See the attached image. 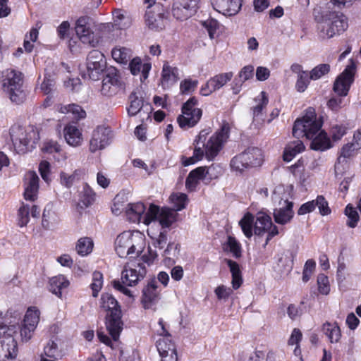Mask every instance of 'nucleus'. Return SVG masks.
<instances>
[{
  "label": "nucleus",
  "instance_id": "72a5a7b5",
  "mask_svg": "<svg viewBox=\"0 0 361 361\" xmlns=\"http://www.w3.org/2000/svg\"><path fill=\"white\" fill-rule=\"evenodd\" d=\"M269 103L267 94L262 91L254 99V104L252 107L253 118L255 120L262 119V114Z\"/></svg>",
  "mask_w": 361,
  "mask_h": 361
},
{
  "label": "nucleus",
  "instance_id": "bf43d9fd",
  "mask_svg": "<svg viewBox=\"0 0 361 361\" xmlns=\"http://www.w3.org/2000/svg\"><path fill=\"white\" fill-rule=\"evenodd\" d=\"M310 78L307 73H302L301 75H298L297 80L295 85V88L298 92H304L308 87L310 82Z\"/></svg>",
  "mask_w": 361,
  "mask_h": 361
},
{
  "label": "nucleus",
  "instance_id": "a19ab883",
  "mask_svg": "<svg viewBox=\"0 0 361 361\" xmlns=\"http://www.w3.org/2000/svg\"><path fill=\"white\" fill-rule=\"evenodd\" d=\"M225 262L229 267L232 276V288L234 290L238 289L243 283L242 274L239 264L231 259H225Z\"/></svg>",
  "mask_w": 361,
  "mask_h": 361
},
{
  "label": "nucleus",
  "instance_id": "39448f33",
  "mask_svg": "<svg viewBox=\"0 0 361 361\" xmlns=\"http://www.w3.org/2000/svg\"><path fill=\"white\" fill-rule=\"evenodd\" d=\"M239 225L247 238H250L253 233L258 236L267 233L265 245L279 233L277 226L273 224L271 217L264 212H258L255 217L249 212L246 213L239 221Z\"/></svg>",
  "mask_w": 361,
  "mask_h": 361
},
{
  "label": "nucleus",
  "instance_id": "f257e3e1",
  "mask_svg": "<svg viewBox=\"0 0 361 361\" xmlns=\"http://www.w3.org/2000/svg\"><path fill=\"white\" fill-rule=\"evenodd\" d=\"M322 121L317 117L314 108H308L302 118H298L293 128L295 137H305L311 140L310 147L315 151H325L332 145L327 133L322 128Z\"/></svg>",
  "mask_w": 361,
  "mask_h": 361
},
{
  "label": "nucleus",
  "instance_id": "a211bd4d",
  "mask_svg": "<svg viewBox=\"0 0 361 361\" xmlns=\"http://www.w3.org/2000/svg\"><path fill=\"white\" fill-rule=\"evenodd\" d=\"M112 139L111 131L109 128L104 126L97 127L92 134L90 140V150L91 152H95L102 150L108 146Z\"/></svg>",
  "mask_w": 361,
  "mask_h": 361
},
{
  "label": "nucleus",
  "instance_id": "338daca9",
  "mask_svg": "<svg viewBox=\"0 0 361 361\" xmlns=\"http://www.w3.org/2000/svg\"><path fill=\"white\" fill-rule=\"evenodd\" d=\"M61 146L54 140H48L44 142L42 151L49 154L60 153Z\"/></svg>",
  "mask_w": 361,
  "mask_h": 361
},
{
  "label": "nucleus",
  "instance_id": "f03ea898",
  "mask_svg": "<svg viewBox=\"0 0 361 361\" xmlns=\"http://www.w3.org/2000/svg\"><path fill=\"white\" fill-rule=\"evenodd\" d=\"M126 214L130 222H142L147 226L154 222V225L170 227L176 221V214L169 207L160 208L152 203L147 208L141 202L129 203L126 207Z\"/></svg>",
  "mask_w": 361,
  "mask_h": 361
},
{
  "label": "nucleus",
  "instance_id": "c9c22d12",
  "mask_svg": "<svg viewBox=\"0 0 361 361\" xmlns=\"http://www.w3.org/2000/svg\"><path fill=\"white\" fill-rule=\"evenodd\" d=\"M188 201V197L186 194L179 192H173L169 198V202L171 204L172 208L169 209L177 215L176 212L184 209Z\"/></svg>",
  "mask_w": 361,
  "mask_h": 361
},
{
  "label": "nucleus",
  "instance_id": "9d476101",
  "mask_svg": "<svg viewBox=\"0 0 361 361\" xmlns=\"http://www.w3.org/2000/svg\"><path fill=\"white\" fill-rule=\"evenodd\" d=\"M288 195L282 185L276 187L271 195V200L275 206L274 221L280 225L290 223L294 216L293 203L288 200Z\"/></svg>",
  "mask_w": 361,
  "mask_h": 361
},
{
  "label": "nucleus",
  "instance_id": "c03bdc74",
  "mask_svg": "<svg viewBox=\"0 0 361 361\" xmlns=\"http://www.w3.org/2000/svg\"><path fill=\"white\" fill-rule=\"evenodd\" d=\"M93 247V240L90 238L83 237L78 240L75 245V250L80 256L85 257L92 252Z\"/></svg>",
  "mask_w": 361,
  "mask_h": 361
},
{
  "label": "nucleus",
  "instance_id": "052dcab7",
  "mask_svg": "<svg viewBox=\"0 0 361 361\" xmlns=\"http://www.w3.org/2000/svg\"><path fill=\"white\" fill-rule=\"evenodd\" d=\"M104 79L116 90L122 85L121 77L116 70L109 71Z\"/></svg>",
  "mask_w": 361,
  "mask_h": 361
},
{
  "label": "nucleus",
  "instance_id": "79ce46f5",
  "mask_svg": "<svg viewBox=\"0 0 361 361\" xmlns=\"http://www.w3.org/2000/svg\"><path fill=\"white\" fill-rule=\"evenodd\" d=\"M247 159L248 166H258L263 162V154L260 149L257 147H250L243 152Z\"/></svg>",
  "mask_w": 361,
  "mask_h": 361
},
{
  "label": "nucleus",
  "instance_id": "393cba45",
  "mask_svg": "<svg viewBox=\"0 0 361 361\" xmlns=\"http://www.w3.org/2000/svg\"><path fill=\"white\" fill-rule=\"evenodd\" d=\"M39 177L35 171H28L25 176L24 198L26 200L35 201L39 190Z\"/></svg>",
  "mask_w": 361,
  "mask_h": 361
},
{
  "label": "nucleus",
  "instance_id": "423d86ee",
  "mask_svg": "<svg viewBox=\"0 0 361 361\" xmlns=\"http://www.w3.org/2000/svg\"><path fill=\"white\" fill-rule=\"evenodd\" d=\"M12 142L11 148L15 154H25L36 148L40 140L39 133L34 126H13L9 130Z\"/></svg>",
  "mask_w": 361,
  "mask_h": 361
},
{
  "label": "nucleus",
  "instance_id": "6ab92c4d",
  "mask_svg": "<svg viewBox=\"0 0 361 361\" xmlns=\"http://www.w3.org/2000/svg\"><path fill=\"white\" fill-rule=\"evenodd\" d=\"M233 77L232 72L217 74L212 77L205 84L202 85L200 93L202 96H209L214 92L221 89Z\"/></svg>",
  "mask_w": 361,
  "mask_h": 361
},
{
  "label": "nucleus",
  "instance_id": "412c9836",
  "mask_svg": "<svg viewBox=\"0 0 361 361\" xmlns=\"http://www.w3.org/2000/svg\"><path fill=\"white\" fill-rule=\"evenodd\" d=\"M158 334L161 336L157 341V348L159 354H174L177 353L176 345L172 342L170 335L168 333L162 319H159L158 322V329H157Z\"/></svg>",
  "mask_w": 361,
  "mask_h": 361
},
{
  "label": "nucleus",
  "instance_id": "473e14b6",
  "mask_svg": "<svg viewBox=\"0 0 361 361\" xmlns=\"http://www.w3.org/2000/svg\"><path fill=\"white\" fill-rule=\"evenodd\" d=\"M254 75V66L248 65L244 66L238 73V77L233 82L232 90L235 94H238L243 82L251 79Z\"/></svg>",
  "mask_w": 361,
  "mask_h": 361
},
{
  "label": "nucleus",
  "instance_id": "6e6d98bb",
  "mask_svg": "<svg viewBox=\"0 0 361 361\" xmlns=\"http://www.w3.org/2000/svg\"><path fill=\"white\" fill-rule=\"evenodd\" d=\"M330 71V66L326 63L319 64L308 73L311 80H317L327 74Z\"/></svg>",
  "mask_w": 361,
  "mask_h": 361
},
{
  "label": "nucleus",
  "instance_id": "603ef678",
  "mask_svg": "<svg viewBox=\"0 0 361 361\" xmlns=\"http://www.w3.org/2000/svg\"><path fill=\"white\" fill-rule=\"evenodd\" d=\"M201 25L207 31L209 37L213 39L216 36V31L219 28V22L214 18H208L201 21Z\"/></svg>",
  "mask_w": 361,
  "mask_h": 361
},
{
  "label": "nucleus",
  "instance_id": "cd10ccee",
  "mask_svg": "<svg viewBox=\"0 0 361 361\" xmlns=\"http://www.w3.org/2000/svg\"><path fill=\"white\" fill-rule=\"evenodd\" d=\"M63 135L66 143L71 147H79L83 142L82 131L75 124H67L63 128Z\"/></svg>",
  "mask_w": 361,
  "mask_h": 361
},
{
  "label": "nucleus",
  "instance_id": "0e129e2a",
  "mask_svg": "<svg viewBox=\"0 0 361 361\" xmlns=\"http://www.w3.org/2000/svg\"><path fill=\"white\" fill-rule=\"evenodd\" d=\"M318 289L320 293L327 295L330 291L328 277L323 274H319L317 277Z\"/></svg>",
  "mask_w": 361,
  "mask_h": 361
},
{
  "label": "nucleus",
  "instance_id": "0eeeda50",
  "mask_svg": "<svg viewBox=\"0 0 361 361\" xmlns=\"http://www.w3.org/2000/svg\"><path fill=\"white\" fill-rule=\"evenodd\" d=\"M145 236L139 231H126L119 234L115 240V250L120 257H135L145 247Z\"/></svg>",
  "mask_w": 361,
  "mask_h": 361
},
{
  "label": "nucleus",
  "instance_id": "9b49d317",
  "mask_svg": "<svg viewBox=\"0 0 361 361\" xmlns=\"http://www.w3.org/2000/svg\"><path fill=\"white\" fill-rule=\"evenodd\" d=\"M146 274L145 267L140 263H127L121 272V281H114L113 286L130 298H133L132 291L128 286H135Z\"/></svg>",
  "mask_w": 361,
  "mask_h": 361
},
{
  "label": "nucleus",
  "instance_id": "2eb2a0df",
  "mask_svg": "<svg viewBox=\"0 0 361 361\" xmlns=\"http://www.w3.org/2000/svg\"><path fill=\"white\" fill-rule=\"evenodd\" d=\"M87 73L92 80L99 79L106 66L104 56L98 50H92L87 59Z\"/></svg>",
  "mask_w": 361,
  "mask_h": 361
},
{
  "label": "nucleus",
  "instance_id": "37998d69",
  "mask_svg": "<svg viewBox=\"0 0 361 361\" xmlns=\"http://www.w3.org/2000/svg\"><path fill=\"white\" fill-rule=\"evenodd\" d=\"M40 312L36 307H29L24 316L21 323L36 329L39 322Z\"/></svg>",
  "mask_w": 361,
  "mask_h": 361
},
{
  "label": "nucleus",
  "instance_id": "f8f14e48",
  "mask_svg": "<svg viewBox=\"0 0 361 361\" xmlns=\"http://www.w3.org/2000/svg\"><path fill=\"white\" fill-rule=\"evenodd\" d=\"M2 89L12 102L20 104L25 99L26 94L23 90V75L13 69H7L3 72Z\"/></svg>",
  "mask_w": 361,
  "mask_h": 361
},
{
  "label": "nucleus",
  "instance_id": "7c9ffc66",
  "mask_svg": "<svg viewBox=\"0 0 361 361\" xmlns=\"http://www.w3.org/2000/svg\"><path fill=\"white\" fill-rule=\"evenodd\" d=\"M179 79L178 69L170 66L168 62L163 65L161 71V83L164 88H169L174 85Z\"/></svg>",
  "mask_w": 361,
  "mask_h": 361
},
{
  "label": "nucleus",
  "instance_id": "c85d7f7f",
  "mask_svg": "<svg viewBox=\"0 0 361 361\" xmlns=\"http://www.w3.org/2000/svg\"><path fill=\"white\" fill-rule=\"evenodd\" d=\"M40 209L36 205L22 203L18 211V224L20 227L25 226L30 221V214L34 218L39 216Z\"/></svg>",
  "mask_w": 361,
  "mask_h": 361
},
{
  "label": "nucleus",
  "instance_id": "69168bd1",
  "mask_svg": "<svg viewBox=\"0 0 361 361\" xmlns=\"http://www.w3.org/2000/svg\"><path fill=\"white\" fill-rule=\"evenodd\" d=\"M214 293L219 300H226L232 295L233 290L224 285H221L215 288Z\"/></svg>",
  "mask_w": 361,
  "mask_h": 361
},
{
  "label": "nucleus",
  "instance_id": "7ed1b4c3",
  "mask_svg": "<svg viewBox=\"0 0 361 361\" xmlns=\"http://www.w3.org/2000/svg\"><path fill=\"white\" fill-rule=\"evenodd\" d=\"M230 127L228 123H224L221 128L212 135L206 142L211 133L209 128L202 129L195 137L193 145L195 149L192 157L197 161L205 155L207 159L212 160L222 149L229 135Z\"/></svg>",
  "mask_w": 361,
  "mask_h": 361
},
{
  "label": "nucleus",
  "instance_id": "e2e57ef3",
  "mask_svg": "<svg viewBox=\"0 0 361 361\" xmlns=\"http://www.w3.org/2000/svg\"><path fill=\"white\" fill-rule=\"evenodd\" d=\"M39 171L42 178L47 183L51 181V164L46 160L42 161L39 164Z\"/></svg>",
  "mask_w": 361,
  "mask_h": 361
},
{
  "label": "nucleus",
  "instance_id": "dca6fc26",
  "mask_svg": "<svg viewBox=\"0 0 361 361\" xmlns=\"http://www.w3.org/2000/svg\"><path fill=\"white\" fill-rule=\"evenodd\" d=\"M200 0H176L172 15L178 20H185L194 16L200 7Z\"/></svg>",
  "mask_w": 361,
  "mask_h": 361
},
{
  "label": "nucleus",
  "instance_id": "8fccbe9b",
  "mask_svg": "<svg viewBox=\"0 0 361 361\" xmlns=\"http://www.w3.org/2000/svg\"><path fill=\"white\" fill-rule=\"evenodd\" d=\"M247 157L241 153L233 157L231 161V167L233 171L236 172H243L245 169L249 168L247 162Z\"/></svg>",
  "mask_w": 361,
  "mask_h": 361
},
{
  "label": "nucleus",
  "instance_id": "a878e982",
  "mask_svg": "<svg viewBox=\"0 0 361 361\" xmlns=\"http://www.w3.org/2000/svg\"><path fill=\"white\" fill-rule=\"evenodd\" d=\"M0 341V361H11L14 360L18 354V347L16 338L6 336Z\"/></svg>",
  "mask_w": 361,
  "mask_h": 361
},
{
  "label": "nucleus",
  "instance_id": "f704fd0d",
  "mask_svg": "<svg viewBox=\"0 0 361 361\" xmlns=\"http://www.w3.org/2000/svg\"><path fill=\"white\" fill-rule=\"evenodd\" d=\"M145 22L151 30H159L164 27V15L162 13H156L154 11H147Z\"/></svg>",
  "mask_w": 361,
  "mask_h": 361
},
{
  "label": "nucleus",
  "instance_id": "13d9d810",
  "mask_svg": "<svg viewBox=\"0 0 361 361\" xmlns=\"http://www.w3.org/2000/svg\"><path fill=\"white\" fill-rule=\"evenodd\" d=\"M78 173V171H75L72 174H68L64 171H61L59 174L60 183L67 188H71L75 183Z\"/></svg>",
  "mask_w": 361,
  "mask_h": 361
},
{
  "label": "nucleus",
  "instance_id": "2f4dec72",
  "mask_svg": "<svg viewBox=\"0 0 361 361\" xmlns=\"http://www.w3.org/2000/svg\"><path fill=\"white\" fill-rule=\"evenodd\" d=\"M70 285L69 281L62 274L49 279V290L59 298H62V290L66 289Z\"/></svg>",
  "mask_w": 361,
  "mask_h": 361
},
{
  "label": "nucleus",
  "instance_id": "aec40b11",
  "mask_svg": "<svg viewBox=\"0 0 361 361\" xmlns=\"http://www.w3.org/2000/svg\"><path fill=\"white\" fill-rule=\"evenodd\" d=\"M161 287L158 285L157 279L149 280L142 289V304L145 309L151 308L159 300Z\"/></svg>",
  "mask_w": 361,
  "mask_h": 361
},
{
  "label": "nucleus",
  "instance_id": "58836bf2",
  "mask_svg": "<svg viewBox=\"0 0 361 361\" xmlns=\"http://www.w3.org/2000/svg\"><path fill=\"white\" fill-rule=\"evenodd\" d=\"M60 221L59 215L47 205L43 212L42 225L45 229H51Z\"/></svg>",
  "mask_w": 361,
  "mask_h": 361
},
{
  "label": "nucleus",
  "instance_id": "1a4fd4ad",
  "mask_svg": "<svg viewBox=\"0 0 361 361\" xmlns=\"http://www.w3.org/2000/svg\"><path fill=\"white\" fill-rule=\"evenodd\" d=\"M355 72V64L353 60L346 66L342 73L338 76L334 85V91L338 96L332 97L327 102L329 108L333 111H338L343 106V99L350 90V85L354 80V75Z\"/></svg>",
  "mask_w": 361,
  "mask_h": 361
},
{
  "label": "nucleus",
  "instance_id": "6e6552de",
  "mask_svg": "<svg viewBox=\"0 0 361 361\" xmlns=\"http://www.w3.org/2000/svg\"><path fill=\"white\" fill-rule=\"evenodd\" d=\"M100 307L106 312V329L116 341L122 329L121 311L117 300L109 293H103L100 299Z\"/></svg>",
  "mask_w": 361,
  "mask_h": 361
},
{
  "label": "nucleus",
  "instance_id": "b1692460",
  "mask_svg": "<svg viewBox=\"0 0 361 361\" xmlns=\"http://www.w3.org/2000/svg\"><path fill=\"white\" fill-rule=\"evenodd\" d=\"M359 147H356L353 142L344 145L340 150L337 162L335 164V170L338 173H342L345 170L348 161L353 157L356 154Z\"/></svg>",
  "mask_w": 361,
  "mask_h": 361
},
{
  "label": "nucleus",
  "instance_id": "e433bc0d",
  "mask_svg": "<svg viewBox=\"0 0 361 361\" xmlns=\"http://www.w3.org/2000/svg\"><path fill=\"white\" fill-rule=\"evenodd\" d=\"M133 54L131 49L121 46L115 47L111 51L113 59L118 63L124 65H127L129 63Z\"/></svg>",
  "mask_w": 361,
  "mask_h": 361
},
{
  "label": "nucleus",
  "instance_id": "a18cd8bd",
  "mask_svg": "<svg viewBox=\"0 0 361 361\" xmlns=\"http://www.w3.org/2000/svg\"><path fill=\"white\" fill-rule=\"evenodd\" d=\"M293 260L286 254L279 255L276 270L281 274H288L293 269Z\"/></svg>",
  "mask_w": 361,
  "mask_h": 361
},
{
  "label": "nucleus",
  "instance_id": "5fc2aeb1",
  "mask_svg": "<svg viewBox=\"0 0 361 361\" xmlns=\"http://www.w3.org/2000/svg\"><path fill=\"white\" fill-rule=\"evenodd\" d=\"M345 214L348 217L347 225L350 228L356 227L360 217L355 208L351 204H348L345 209Z\"/></svg>",
  "mask_w": 361,
  "mask_h": 361
},
{
  "label": "nucleus",
  "instance_id": "4c0bfd02",
  "mask_svg": "<svg viewBox=\"0 0 361 361\" xmlns=\"http://www.w3.org/2000/svg\"><path fill=\"white\" fill-rule=\"evenodd\" d=\"M322 331L331 343H338L340 341L341 331L337 323H324Z\"/></svg>",
  "mask_w": 361,
  "mask_h": 361
},
{
  "label": "nucleus",
  "instance_id": "ea45409f",
  "mask_svg": "<svg viewBox=\"0 0 361 361\" xmlns=\"http://www.w3.org/2000/svg\"><path fill=\"white\" fill-rule=\"evenodd\" d=\"M305 149V145L301 140H295L289 142L283 152V160L285 161H290L298 154L302 152Z\"/></svg>",
  "mask_w": 361,
  "mask_h": 361
},
{
  "label": "nucleus",
  "instance_id": "09e8293b",
  "mask_svg": "<svg viewBox=\"0 0 361 361\" xmlns=\"http://www.w3.org/2000/svg\"><path fill=\"white\" fill-rule=\"evenodd\" d=\"M113 18L114 25L118 29H125L129 25V18L126 16V11L116 8L113 11Z\"/></svg>",
  "mask_w": 361,
  "mask_h": 361
},
{
  "label": "nucleus",
  "instance_id": "de8ad7c7",
  "mask_svg": "<svg viewBox=\"0 0 361 361\" xmlns=\"http://www.w3.org/2000/svg\"><path fill=\"white\" fill-rule=\"evenodd\" d=\"M59 111L62 114L71 113L75 119L83 118L86 116L85 111L81 106L75 104L61 106Z\"/></svg>",
  "mask_w": 361,
  "mask_h": 361
},
{
  "label": "nucleus",
  "instance_id": "ddd939ff",
  "mask_svg": "<svg viewBox=\"0 0 361 361\" xmlns=\"http://www.w3.org/2000/svg\"><path fill=\"white\" fill-rule=\"evenodd\" d=\"M197 106V99L194 97L183 104L182 114L177 118L180 128L188 130L198 123L202 116V111Z\"/></svg>",
  "mask_w": 361,
  "mask_h": 361
},
{
  "label": "nucleus",
  "instance_id": "49530a36",
  "mask_svg": "<svg viewBox=\"0 0 361 361\" xmlns=\"http://www.w3.org/2000/svg\"><path fill=\"white\" fill-rule=\"evenodd\" d=\"M42 355H44L46 357L58 359L62 358L63 353L59 348L58 343L54 340H50L44 346V353Z\"/></svg>",
  "mask_w": 361,
  "mask_h": 361
},
{
  "label": "nucleus",
  "instance_id": "5701e85b",
  "mask_svg": "<svg viewBox=\"0 0 361 361\" xmlns=\"http://www.w3.org/2000/svg\"><path fill=\"white\" fill-rule=\"evenodd\" d=\"M213 8L225 16L236 15L241 9L242 0H212Z\"/></svg>",
  "mask_w": 361,
  "mask_h": 361
},
{
  "label": "nucleus",
  "instance_id": "3c124183",
  "mask_svg": "<svg viewBox=\"0 0 361 361\" xmlns=\"http://www.w3.org/2000/svg\"><path fill=\"white\" fill-rule=\"evenodd\" d=\"M224 247L225 250L229 251L233 257L238 258L241 256V245L235 238L228 236Z\"/></svg>",
  "mask_w": 361,
  "mask_h": 361
},
{
  "label": "nucleus",
  "instance_id": "680f3d73",
  "mask_svg": "<svg viewBox=\"0 0 361 361\" xmlns=\"http://www.w3.org/2000/svg\"><path fill=\"white\" fill-rule=\"evenodd\" d=\"M347 132V128L343 124L333 125L330 130V133L332 139L334 141L340 140Z\"/></svg>",
  "mask_w": 361,
  "mask_h": 361
},
{
  "label": "nucleus",
  "instance_id": "4be33fe9",
  "mask_svg": "<svg viewBox=\"0 0 361 361\" xmlns=\"http://www.w3.org/2000/svg\"><path fill=\"white\" fill-rule=\"evenodd\" d=\"M213 167L207 168L205 166L197 167L195 169L191 171L185 181V186L190 191L195 190L200 182H204L205 183H209L211 177L207 178L209 171Z\"/></svg>",
  "mask_w": 361,
  "mask_h": 361
},
{
  "label": "nucleus",
  "instance_id": "4d7b16f0",
  "mask_svg": "<svg viewBox=\"0 0 361 361\" xmlns=\"http://www.w3.org/2000/svg\"><path fill=\"white\" fill-rule=\"evenodd\" d=\"M103 286V275L99 271H94L92 274V282L90 285L92 296L96 298Z\"/></svg>",
  "mask_w": 361,
  "mask_h": 361
},
{
  "label": "nucleus",
  "instance_id": "20e7f679",
  "mask_svg": "<svg viewBox=\"0 0 361 361\" xmlns=\"http://www.w3.org/2000/svg\"><path fill=\"white\" fill-rule=\"evenodd\" d=\"M314 13L317 22L318 35L323 39L339 35L348 27V19L341 12L330 11L329 8H320L314 9Z\"/></svg>",
  "mask_w": 361,
  "mask_h": 361
},
{
  "label": "nucleus",
  "instance_id": "bb28decb",
  "mask_svg": "<svg viewBox=\"0 0 361 361\" xmlns=\"http://www.w3.org/2000/svg\"><path fill=\"white\" fill-rule=\"evenodd\" d=\"M128 68L133 75L141 74L140 80L144 81L149 77V71L152 68V64L149 61L142 62V59L138 57H134L129 61Z\"/></svg>",
  "mask_w": 361,
  "mask_h": 361
},
{
  "label": "nucleus",
  "instance_id": "4468645a",
  "mask_svg": "<svg viewBox=\"0 0 361 361\" xmlns=\"http://www.w3.org/2000/svg\"><path fill=\"white\" fill-rule=\"evenodd\" d=\"M35 329L21 323L18 325L6 326L0 318V337L8 336L9 338H19L23 342H28L33 336Z\"/></svg>",
  "mask_w": 361,
  "mask_h": 361
},
{
  "label": "nucleus",
  "instance_id": "864d4df0",
  "mask_svg": "<svg viewBox=\"0 0 361 361\" xmlns=\"http://www.w3.org/2000/svg\"><path fill=\"white\" fill-rule=\"evenodd\" d=\"M197 85V80H193L190 78H185L180 83V92L182 94H189L196 90Z\"/></svg>",
  "mask_w": 361,
  "mask_h": 361
},
{
  "label": "nucleus",
  "instance_id": "774afa93",
  "mask_svg": "<svg viewBox=\"0 0 361 361\" xmlns=\"http://www.w3.org/2000/svg\"><path fill=\"white\" fill-rule=\"evenodd\" d=\"M314 206L315 207H318L319 213L323 216L328 215L331 212L328 202L323 196H318L317 199L314 200Z\"/></svg>",
  "mask_w": 361,
  "mask_h": 361
},
{
  "label": "nucleus",
  "instance_id": "f3484780",
  "mask_svg": "<svg viewBox=\"0 0 361 361\" xmlns=\"http://www.w3.org/2000/svg\"><path fill=\"white\" fill-rule=\"evenodd\" d=\"M75 30L78 39L85 44L95 47L98 42L92 31L90 20L88 17L79 18L75 26Z\"/></svg>",
  "mask_w": 361,
  "mask_h": 361
},
{
  "label": "nucleus",
  "instance_id": "c756f323",
  "mask_svg": "<svg viewBox=\"0 0 361 361\" xmlns=\"http://www.w3.org/2000/svg\"><path fill=\"white\" fill-rule=\"evenodd\" d=\"M161 225H154L152 222L147 228V233L154 240L153 244L156 247L163 249L166 244L167 237L165 228Z\"/></svg>",
  "mask_w": 361,
  "mask_h": 361
}]
</instances>
